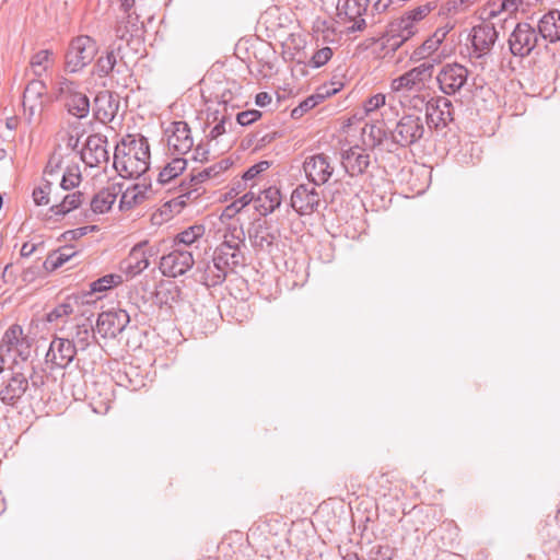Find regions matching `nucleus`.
Wrapping results in <instances>:
<instances>
[{"mask_svg": "<svg viewBox=\"0 0 560 560\" xmlns=\"http://www.w3.org/2000/svg\"><path fill=\"white\" fill-rule=\"evenodd\" d=\"M149 142H116L114 167L121 180L133 178L142 180L150 165Z\"/></svg>", "mask_w": 560, "mask_h": 560, "instance_id": "1", "label": "nucleus"}, {"mask_svg": "<svg viewBox=\"0 0 560 560\" xmlns=\"http://www.w3.org/2000/svg\"><path fill=\"white\" fill-rule=\"evenodd\" d=\"M98 51L97 43L88 35H80L71 39L65 55L66 71L74 73L90 65Z\"/></svg>", "mask_w": 560, "mask_h": 560, "instance_id": "2", "label": "nucleus"}, {"mask_svg": "<svg viewBox=\"0 0 560 560\" xmlns=\"http://www.w3.org/2000/svg\"><path fill=\"white\" fill-rule=\"evenodd\" d=\"M0 353L16 363V359L27 360L31 355V340L23 334L20 325H11L4 332L0 342Z\"/></svg>", "mask_w": 560, "mask_h": 560, "instance_id": "3", "label": "nucleus"}, {"mask_svg": "<svg viewBox=\"0 0 560 560\" xmlns=\"http://www.w3.org/2000/svg\"><path fill=\"white\" fill-rule=\"evenodd\" d=\"M219 172L220 171H215V166H212L192 175L189 180H182L177 188L178 195L168 201V205L183 208L196 201L206 192V188L202 184Z\"/></svg>", "mask_w": 560, "mask_h": 560, "instance_id": "4", "label": "nucleus"}, {"mask_svg": "<svg viewBox=\"0 0 560 560\" xmlns=\"http://www.w3.org/2000/svg\"><path fill=\"white\" fill-rule=\"evenodd\" d=\"M539 32L527 22H520L509 37V48L513 56L528 57L539 43Z\"/></svg>", "mask_w": 560, "mask_h": 560, "instance_id": "5", "label": "nucleus"}, {"mask_svg": "<svg viewBox=\"0 0 560 560\" xmlns=\"http://www.w3.org/2000/svg\"><path fill=\"white\" fill-rule=\"evenodd\" d=\"M57 100L63 102L68 113L72 116L85 118L90 112L88 96L78 91L77 84L68 79L58 82Z\"/></svg>", "mask_w": 560, "mask_h": 560, "instance_id": "6", "label": "nucleus"}, {"mask_svg": "<svg viewBox=\"0 0 560 560\" xmlns=\"http://www.w3.org/2000/svg\"><path fill=\"white\" fill-rule=\"evenodd\" d=\"M78 349L69 337H54L45 355V363L54 370L66 369L73 362Z\"/></svg>", "mask_w": 560, "mask_h": 560, "instance_id": "7", "label": "nucleus"}, {"mask_svg": "<svg viewBox=\"0 0 560 560\" xmlns=\"http://www.w3.org/2000/svg\"><path fill=\"white\" fill-rule=\"evenodd\" d=\"M27 377L21 372L12 375L0 385V401L13 408L26 401L31 397Z\"/></svg>", "mask_w": 560, "mask_h": 560, "instance_id": "8", "label": "nucleus"}, {"mask_svg": "<svg viewBox=\"0 0 560 560\" xmlns=\"http://www.w3.org/2000/svg\"><path fill=\"white\" fill-rule=\"evenodd\" d=\"M194 265L195 259L191 252L176 248L161 257L159 269L165 277L177 278L191 270Z\"/></svg>", "mask_w": 560, "mask_h": 560, "instance_id": "9", "label": "nucleus"}, {"mask_svg": "<svg viewBox=\"0 0 560 560\" xmlns=\"http://www.w3.org/2000/svg\"><path fill=\"white\" fill-rule=\"evenodd\" d=\"M468 74L465 66L457 62L446 63L439 71L436 81L445 95H454L466 84Z\"/></svg>", "mask_w": 560, "mask_h": 560, "instance_id": "10", "label": "nucleus"}, {"mask_svg": "<svg viewBox=\"0 0 560 560\" xmlns=\"http://www.w3.org/2000/svg\"><path fill=\"white\" fill-rule=\"evenodd\" d=\"M316 185L300 184L291 194V207L300 215H310L320 206V194Z\"/></svg>", "mask_w": 560, "mask_h": 560, "instance_id": "11", "label": "nucleus"}, {"mask_svg": "<svg viewBox=\"0 0 560 560\" xmlns=\"http://www.w3.org/2000/svg\"><path fill=\"white\" fill-rule=\"evenodd\" d=\"M148 242L136 244L127 258L120 262V270L129 278L141 273L145 270L150 262L149 257L156 254L153 247L147 248Z\"/></svg>", "mask_w": 560, "mask_h": 560, "instance_id": "12", "label": "nucleus"}, {"mask_svg": "<svg viewBox=\"0 0 560 560\" xmlns=\"http://www.w3.org/2000/svg\"><path fill=\"white\" fill-rule=\"evenodd\" d=\"M129 322V314L125 310L103 312L97 317L96 329L104 338H116Z\"/></svg>", "mask_w": 560, "mask_h": 560, "instance_id": "13", "label": "nucleus"}, {"mask_svg": "<svg viewBox=\"0 0 560 560\" xmlns=\"http://www.w3.org/2000/svg\"><path fill=\"white\" fill-rule=\"evenodd\" d=\"M435 62H438L436 58L427 60L420 66L415 67L402 75L394 79L390 84L392 90L398 92L401 90L415 89L417 85L432 77Z\"/></svg>", "mask_w": 560, "mask_h": 560, "instance_id": "14", "label": "nucleus"}, {"mask_svg": "<svg viewBox=\"0 0 560 560\" xmlns=\"http://www.w3.org/2000/svg\"><path fill=\"white\" fill-rule=\"evenodd\" d=\"M369 7V0H339L337 10L338 18L340 20L353 22V24L348 27L349 33L362 32L365 26V20L362 19V15L365 14Z\"/></svg>", "mask_w": 560, "mask_h": 560, "instance_id": "15", "label": "nucleus"}, {"mask_svg": "<svg viewBox=\"0 0 560 560\" xmlns=\"http://www.w3.org/2000/svg\"><path fill=\"white\" fill-rule=\"evenodd\" d=\"M470 40L477 58L483 57L492 50L499 33L493 24L481 23L472 27Z\"/></svg>", "mask_w": 560, "mask_h": 560, "instance_id": "16", "label": "nucleus"}, {"mask_svg": "<svg viewBox=\"0 0 560 560\" xmlns=\"http://www.w3.org/2000/svg\"><path fill=\"white\" fill-rule=\"evenodd\" d=\"M341 163L350 176L361 175L369 167L371 155L366 148L354 144L348 149L342 148Z\"/></svg>", "mask_w": 560, "mask_h": 560, "instance_id": "17", "label": "nucleus"}, {"mask_svg": "<svg viewBox=\"0 0 560 560\" xmlns=\"http://www.w3.org/2000/svg\"><path fill=\"white\" fill-rule=\"evenodd\" d=\"M121 182L122 191L119 194V209L121 211L130 210L149 198L148 194L151 190V182L148 178H142V180H138L129 186L126 185L125 180Z\"/></svg>", "mask_w": 560, "mask_h": 560, "instance_id": "18", "label": "nucleus"}, {"mask_svg": "<svg viewBox=\"0 0 560 560\" xmlns=\"http://www.w3.org/2000/svg\"><path fill=\"white\" fill-rule=\"evenodd\" d=\"M417 32V25L405 14L388 24L386 30L387 43L396 49L416 35Z\"/></svg>", "mask_w": 560, "mask_h": 560, "instance_id": "19", "label": "nucleus"}, {"mask_svg": "<svg viewBox=\"0 0 560 560\" xmlns=\"http://www.w3.org/2000/svg\"><path fill=\"white\" fill-rule=\"evenodd\" d=\"M303 167L311 183L317 186L326 184L332 174V167L324 154L307 158Z\"/></svg>", "mask_w": 560, "mask_h": 560, "instance_id": "20", "label": "nucleus"}, {"mask_svg": "<svg viewBox=\"0 0 560 560\" xmlns=\"http://www.w3.org/2000/svg\"><path fill=\"white\" fill-rule=\"evenodd\" d=\"M118 108V97L109 91H101L94 98V116L103 124L112 121Z\"/></svg>", "mask_w": 560, "mask_h": 560, "instance_id": "21", "label": "nucleus"}, {"mask_svg": "<svg viewBox=\"0 0 560 560\" xmlns=\"http://www.w3.org/2000/svg\"><path fill=\"white\" fill-rule=\"evenodd\" d=\"M280 238V230L266 224H258L249 232L252 246L260 252L271 253Z\"/></svg>", "mask_w": 560, "mask_h": 560, "instance_id": "22", "label": "nucleus"}, {"mask_svg": "<svg viewBox=\"0 0 560 560\" xmlns=\"http://www.w3.org/2000/svg\"><path fill=\"white\" fill-rule=\"evenodd\" d=\"M80 142H74L72 150H78ZM104 142H82L79 153L81 160L89 167H96L109 161V151L103 145Z\"/></svg>", "mask_w": 560, "mask_h": 560, "instance_id": "23", "label": "nucleus"}, {"mask_svg": "<svg viewBox=\"0 0 560 560\" xmlns=\"http://www.w3.org/2000/svg\"><path fill=\"white\" fill-rule=\"evenodd\" d=\"M197 271L200 273V282L207 288H214L222 284L229 273V270L215 260L214 255L211 260L199 262L197 265Z\"/></svg>", "mask_w": 560, "mask_h": 560, "instance_id": "24", "label": "nucleus"}, {"mask_svg": "<svg viewBox=\"0 0 560 560\" xmlns=\"http://www.w3.org/2000/svg\"><path fill=\"white\" fill-rule=\"evenodd\" d=\"M121 191L122 182L112 180L92 198V211L95 213H105L109 211Z\"/></svg>", "mask_w": 560, "mask_h": 560, "instance_id": "25", "label": "nucleus"}, {"mask_svg": "<svg viewBox=\"0 0 560 560\" xmlns=\"http://www.w3.org/2000/svg\"><path fill=\"white\" fill-rule=\"evenodd\" d=\"M74 319L73 331H71L68 337L75 343L78 352H84L91 346V339L95 338L93 324L89 317Z\"/></svg>", "mask_w": 560, "mask_h": 560, "instance_id": "26", "label": "nucleus"}, {"mask_svg": "<svg viewBox=\"0 0 560 560\" xmlns=\"http://www.w3.org/2000/svg\"><path fill=\"white\" fill-rule=\"evenodd\" d=\"M423 132L424 127L421 118L413 115H407L398 121L393 133V140H396V137H400L405 140H419Z\"/></svg>", "mask_w": 560, "mask_h": 560, "instance_id": "27", "label": "nucleus"}, {"mask_svg": "<svg viewBox=\"0 0 560 560\" xmlns=\"http://www.w3.org/2000/svg\"><path fill=\"white\" fill-rule=\"evenodd\" d=\"M538 32L542 39L550 44L560 40V11L550 10L545 13L538 22Z\"/></svg>", "mask_w": 560, "mask_h": 560, "instance_id": "28", "label": "nucleus"}, {"mask_svg": "<svg viewBox=\"0 0 560 560\" xmlns=\"http://www.w3.org/2000/svg\"><path fill=\"white\" fill-rule=\"evenodd\" d=\"M213 255L229 272H233L235 268L245 265V256L241 249H232L230 245L218 246Z\"/></svg>", "mask_w": 560, "mask_h": 560, "instance_id": "29", "label": "nucleus"}, {"mask_svg": "<svg viewBox=\"0 0 560 560\" xmlns=\"http://www.w3.org/2000/svg\"><path fill=\"white\" fill-rule=\"evenodd\" d=\"M281 205V194L277 187H268L257 195L256 210L260 215H268L272 213Z\"/></svg>", "mask_w": 560, "mask_h": 560, "instance_id": "30", "label": "nucleus"}, {"mask_svg": "<svg viewBox=\"0 0 560 560\" xmlns=\"http://www.w3.org/2000/svg\"><path fill=\"white\" fill-rule=\"evenodd\" d=\"M452 108V102L445 96L432 98L427 106L428 115L432 119L436 117L438 121L442 122L444 126L453 120Z\"/></svg>", "mask_w": 560, "mask_h": 560, "instance_id": "31", "label": "nucleus"}, {"mask_svg": "<svg viewBox=\"0 0 560 560\" xmlns=\"http://www.w3.org/2000/svg\"><path fill=\"white\" fill-rule=\"evenodd\" d=\"M75 254L72 246L60 247L58 250L47 256L46 260L43 262V268L47 271H54L69 261Z\"/></svg>", "mask_w": 560, "mask_h": 560, "instance_id": "32", "label": "nucleus"}, {"mask_svg": "<svg viewBox=\"0 0 560 560\" xmlns=\"http://www.w3.org/2000/svg\"><path fill=\"white\" fill-rule=\"evenodd\" d=\"M84 195L81 191H74L66 195L59 203L52 205L50 211L57 215H65L79 208L83 202Z\"/></svg>", "mask_w": 560, "mask_h": 560, "instance_id": "33", "label": "nucleus"}, {"mask_svg": "<svg viewBox=\"0 0 560 560\" xmlns=\"http://www.w3.org/2000/svg\"><path fill=\"white\" fill-rule=\"evenodd\" d=\"M187 158H174L159 174V183L166 184L176 178L186 168Z\"/></svg>", "mask_w": 560, "mask_h": 560, "instance_id": "34", "label": "nucleus"}, {"mask_svg": "<svg viewBox=\"0 0 560 560\" xmlns=\"http://www.w3.org/2000/svg\"><path fill=\"white\" fill-rule=\"evenodd\" d=\"M125 16H122L116 26V36L120 39H125L128 34L132 35L133 32L138 31V22L139 18L136 13L128 11H124Z\"/></svg>", "mask_w": 560, "mask_h": 560, "instance_id": "35", "label": "nucleus"}, {"mask_svg": "<svg viewBox=\"0 0 560 560\" xmlns=\"http://www.w3.org/2000/svg\"><path fill=\"white\" fill-rule=\"evenodd\" d=\"M245 241V232L242 225L236 223H231L226 228V231L223 235V242L219 246L230 245L232 249H241V245H244Z\"/></svg>", "mask_w": 560, "mask_h": 560, "instance_id": "36", "label": "nucleus"}, {"mask_svg": "<svg viewBox=\"0 0 560 560\" xmlns=\"http://www.w3.org/2000/svg\"><path fill=\"white\" fill-rule=\"evenodd\" d=\"M46 94V85L40 80H32L25 88L23 94V101L27 103H44V96Z\"/></svg>", "mask_w": 560, "mask_h": 560, "instance_id": "37", "label": "nucleus"}, {"mask_svg": "<svg viewBox=\"0 0 560 560\" xmlns=\"http://www.w3.org/2000/svg\"><path fill=\"white\" fill-rule=\"evenodd\" d=\"M338 88H328L326 85L319 88L317 92L308 97H306L303 102L300 103L301 108H304L305 112L314 108L320 102H323L326 97L338 92Z\"/></svg>", "mask_w": 560, "mask_h": 560, "instance_id": "38", "label": "nucleus"}, {"mask_svg": "<svg viewBox=\"0 0 560 560\" xmlns=\"http://www.w3.org/2000/svg\"><path fill=\"white\" fill-rule=\"evenodd\" d=\"M166 140H191L190 128L186 121H173L165 130Z\"/></svg>", "mask_w": 560, "mask_h": 560, "instance_id": "39", "label": "nucleus"}, {"mask_svg": "<svg viewBox=\"0 0 560 560\" xmlns=\"http://www.w3.org/2000/svg\"><path fill=\"white\" fill-rule=\"evenodd\" d=\"M51 55V50L43 49L32 57L31 67L36 77H42V74L47 70L48 66L50 65Z\"/></svg>", "mask_w": 560, "mask_h": 560, "instance_id": "40", "label": "nucleus"}, {"mask_svg": "<svg viewBox=\"0 0 560 560\" xmlns=\"http://www.w3.org/2000/svg\"><path fill=\"white\" fill-rule=\"evenodd\" d=\"M203 232L205 228L202 225L189 226L176 235L175 243L184 244L187 246L191 245L203 235Z\"/></svg>", "mask_w": 560, "mask_h": 560, "instance_id": "41", "label": "nucleus"}, {"mask_svg": "<svg viewBox=\"0 0 560 560\" xmlns=\"http://www.w3.org/2000/svg\"><path fill=\"white\" fill-rule=\"evenodd\" d=\"M117 63V56L114 50L107 51L105 56H101L95 65L96 73L100 77L108 75Z\"/></svg>", "mask_w": 560, "mask_h": 560, "instance_id": "42", "label": "nucleus"}, {"mask_svg": "<svg viewBox=\"0 0 560 560\" xmlns=\"http://www.w3.org/2000/svg\"><path fill=\"white\" fill-rule=\"evenodd\" d=\"M82 180V176L80 173V168L78 165L70 166L63 173V176L60 182V187L63 190H69L78 187Z\"/></svg>", "mask_w": 560, "mask_h": 560, "instance_id": "43", "label": "nucleus"}, {"mask_svg": "<svg viewBox=\"0 0 560 560\" xmlns=\"http://www.w3.org/2000/svg\"><path fill=\"white\" fill-rule=\"evenodd\" d=\"M122 282V277L120 275H106L96 281H93L91 283V291L92 292H103L108 289H112L113 287L120 284Z\"/></svg>", "mask_w": 560, "mask_h": 560, "instance_id": "44", "label": "nucleus"}, {"mask_svg": "<svg viewBox=\"0 0 560 560\" xmlns=\"http://www.w3.org/2000/svg\"><path fill=\"white\" fill-rule=\"evenodd\" d=\"M439 45L435 40H433L431 37L427 38L421 46L416 48L411 55L412 60H421L429 58L433 52H435L439 47Z\"/></svg>", "mask_w": 560, "mask_h": 560, "instance_id": "45", "label": "nucleus"}, {"mask_svg": "<svg viewBox=\"0 0 560 560\" xmlns=\"http://www.w3.org/2000/svg\"><path fill=\"white\" fill-rule=\"evenodd\" d=\"M255 186H256V183H252L249 185V191L248 192L244 194L241 198H238L232 205L226 207L225 212L228 213V215H231L229 213L230 211L233 212V213L240 212L244 207L249 205L252 201H254V200L256 201L257 195L253 190Z\"/></svg>", "mask_w": 560, "mask_h": 560, "instance_id": "46", "label": "nucleus"}, {"mask_svg": "<svg viewBox=\"0 0 560 560\" xmlns=\"http://www.w3.org/2000/svg\"><path fill=\"white\" fill-rule=\"evenodd\" d=\"M82 118L73 116L71 120L68 121V140H81L84 137L86 130L85 125L81 121Z\"/></svg>", "mask_w": 560, "mask_h": 560, "instance_id": "47", "label": "nucleus"}, {"mask_svg": "<svg viewBox=\"0 0 560 560\" xmlns=\"http://www.w3.org/2000/svg\"><path fill=\"white\" fill-rule=\"evenodd\" d=\"M51 187L52 184L47 180L44 185L33 190V199L37 206H46L50 202L49 195L51 192Z\"/></svg>", "mask_w": 560, "mask_h": 560, "instance_id": "48", "label": "nucleus"}, {"mask_svg": "<svg viewBox=\"0 0 560 560\" xmlns=\"http://www.w3.org/2000/svg\"><path fill=\"white\" fill-rule=\"evenodd\" d=\"M270 167V162L268 161H260L256 163L255 165L250 166L242 176L245 178V180L256 183L258 184V175L266 170Z\"/></svg>", "mask_w": 560, "mask_h": 560, "instance_id": "49", "label": "nucleus"}, {"mask_svg": "<svg viewBox=\"0 0 560 560\" xmlns=\"http://www.w3.org/2000/svg\"><path fill=\"white\" fill-rule=\"evenodd\" d=\"M434 8L435 3L427 2L408 11L406 15L417 25V23L423 20Z\"/></svg>", "mask_w": 560, "mask_h": 560, "instance_id": "50", "label": "nucleus"}, {"mask_svg": "<svg viewBox=\"0 0 560 560\" xmlns=\"http://www.w3.org/2000/svg\"><path fill=\"white\" fill-rule=\"evenodd\" d=\"M73 313V307L70 302H65L57 305L47 314V320L49 323L56 322L65 316H69Z\"/></svg>", "mask_w": 560, "mask_h": 560, "instance_id": "51", "label": "nucleus"}, {"mask_svg": "<svg viewBox=\"0 0 560 560\" xmlns=\"http://www.w3.org/2000/svg\"><path fill=\"white\" fill-rule=\"evenodd\" d=\"M361 131V140H383L384 131L380 126L365 122Z\"/></svg>", "mask_w": 560, "mask_h": 560, "instance_id": "52", "label": "nucleus"}, {"mask_svg": "<svg viewBox=\"0 0 560 560\" xmlns=\"http://www.w3.org/2000/svg\"><path fill=\"white\" fill-rule=\"evenodd\" d=\"M332 57V49L330 47H323L318 49L311 58L310 65L313 68H320L326 65Z\"/></svg>", "mask_w": 560, "mask_h": 560, "instance_id": "53", "label": "nucleus"}, {"mask_svg": "<svg viewBox=\"0 0 560 560\" xmlns=\"http://www.w3.org/2000/svg\"><path fill=\"white\" fill-rule=\"evenodd\" d=\"M208 144L209 142H198L195 148L191 147L189 159L198 162L208 161L210 154Z\"/></svg>", "mask_w": 560, "mask_h": 560, "instance_id": "54", "label": "nucleus"}, {"mask_svg": "<svg viewBox=\"0 0 560 560\" xmlns=\"http://www.w3.org/2000/svg\"><path fill=\"white\" fill-rule=\"evenodd\" d=\"M261 117V113L257 109H248L236 115L237 124L241 126H247Z\"/></svg>", "mask_w": 560, "mask_h": 560, "instance_id": "55", "label": "nucleus"}, {"mask_svg": "<svg viewBox=\"0 0 560 560\" xmlns=\"http://www.w3.org/2000/svg\"><path fill=\"white\" fill-rule=\"evenodd\" d=\"M370 560H393V550L388 546H375L371 549Z\"/></svg>", "mask_w": 560, "mask_h": 560, "instance_id": "56", "label": "nucleus"}, {"mask_svg": "<svg viewBox=\"0 0 560 560\" xmlns=\"http://www.w3.org/2000/svg\"><path fill=\"white\" fill-rule=\"evenodd\" d=\"M385 104V95L384 94H375L371 96L365 103H364V112L371 113L380 108Z\"/></svg>", "mask_w": 560, "mask_h": 560, "instance_id": "57", "label": "nucleus"}, {"mask_svg": "<svg viewBox=\"0 0 560 560\" xmlns=\"http://www.w3.org/2000/svg\"><path fill=\"white\" fill-rule=\"evenodd\" d=\"M95 226H82L74 230L67 231L62 234L66 241H74L84 236L89 230H94Z\"/></svg>", "mask_w": 560, "mask_h": 560, "instance_id": "58", "label": "nucleus"}, {"mask_svg": "<svg viewBox=\"0 0 560 560\" xmlns=\"http://www.w3.org/2000/svg\"><path fill=\"white\" fill-rule=\"evenodd\" d=\"M23 108L25 113H28V119L31 120L34 116H38L42 113L44 108V103H27L23 101Z\"/></svg>", "mask_w": 560, "mask_h": 560, "instance_id": "59", "label": "nucleus"}, {"mask_svg": "<svg viewBox=\"0 0 560 560\" xmlns=\"http://www.w3.org/2000/svg\"><path fill=\"white\" fill-rule=\"evenodd\" d=\"M249 185L250 184H248L243 176L240 179L234 180L229 191L230 197H236L237 195L249 188Z\"/></svg>", "mask_w": 560, "mask_h": 560, "instance_id": "60", "label": "nucleus"}, {"mask_svg": "<svg viewBox=\"0 0 560 560\" xmlns=\"http://www.w3.org/2000/svg\"><path fill=\"white\" fill-rule=\"evenodd\" d=\"M523 3V0H503L500 7V11H505L509 13H513L517 11L520 5Z\"/></svg>", "mask_w": 560, "mask_h": 560, "instance_id": "61", "label": "nucleus"}, {"mask_svg": "<svg viewBox=\"0 0 560 560\" xmlns=\"http://www.w3.org/2000/svg\"><path fill=\"white\" fill-rule=\"evenodd\" d=\"M60 158L56 154H52L46 165L45 173L48 175L55 174L60 168Z\"/></svg>", "mask_w": 560, "mask_h": 560, "instance_id": "62", "label": "nucleus"}, {"mask_svg": "<svg viewBox=\"0 0 560 560\" xmlns=\"http://www.w3.org/2000/svg\"><path fill=\"white\" fill-rule=\"evenodd\" d=\"M40 269L39 267H30L23 270L22 278L25 282H32L36 279V277L39 275Z\"/></svg>", "mask_w": 560, "mask_h": 560, "instance_id": "63", "label": "nucleus"}, {"mask_svg": "<svg viewBox=\"0 0 560 560\" xmlns=\"http://www.w3.org/2000/svg\"><path fill=\"white\" fill-rule=\"evenodd\" d=\"M0 277L4 282H12L15 279L14 265L8 264L2 271L0 270Z\"/></svg>", "mask_w": 560, "mask_h": 560, "instance_id": "64", "label": "nucleus"}]
</instances>
